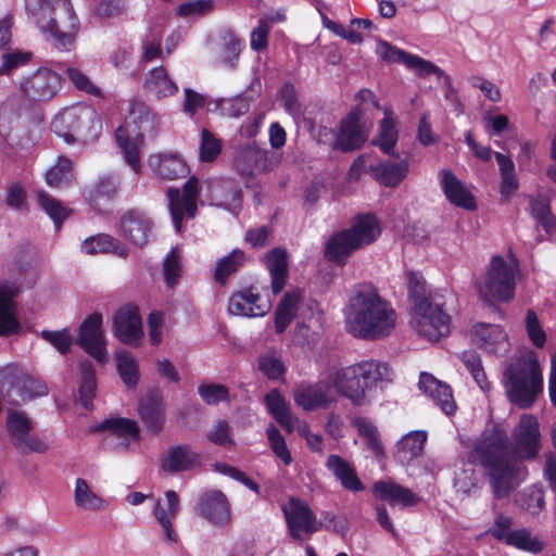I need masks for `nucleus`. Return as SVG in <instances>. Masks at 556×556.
Instances as JSON below:
<instances>
[{
    "mask_svg": "<svg viewBox=\"0 0 556 556\" xmlns=\"http://www.w3.org/2000/svg\"><path fill=\"white\" fill-rule=\"evenodd\" d=\"M511 442L502 424H494L483 430L469 451L468 463L481 467L488 477L494 498L509 497L514 490L513 480L517 475L516 460L534 459L541 448V433L536 419H520L513 431Z\"/></svg>",
    "mask_w": 556,
    "mask_h": 556,
    "instance_id": "1",
    "label": "nucleus"
},
{
    "mask_svg": "<svg viewBox=\"0 0 556 556\" xmlns=\"http://www.w3.org/2000/svg\"><path fill=\"white\" fill-rule=\"evenodd\" d=\"M345 329L354 338L376 341L395 328L396 312L371 283L353 287L345 307Z\"/></svg>",
    "mask_w": 556,
    "mask_h": 556,
    "instance_id": "2",
    "label": "nucleus"
},
{
    "mask_svg": "<svg viewBox=\"0 0 556 556\" xmlns=\"http://www.w3.org/2000/svg\"><path fill=\"white\" fill-rule=\"evenodd\" d=\"M393 371L386 363L365 361L345 367L337 374L336 387L354 405L369 404V393L374 387L391 382Z\"/></svg>",
    "mask_w": 556,
    "mask_h": 556,
    "instance_id": "3",
    "label": "nucleus"
},
{
    "mask_svg": "<svg viewBox=\"0 0 556 556\" xmlns=\"http://www.w3.org/2000/svg\"><path fill=\"white\" fill-rule=\"evenodd\" d=\"M518 270L515 260L507 262L501 255L492 256L485 271L475 280L479 299L489 306H493L495 302L511 301Z\"/></svg>",
    "mask_w": 556,
    "mask_h": 556,
    "instance_id": "4",
    "label": "nucleus"
},
{
    "mask_svg": "<svg viewBox=\"0 0 556 556\" xmlns=\"http://www.w3.org/2000/svg\"><path fill=\"white\" fill-rule=\"evenodd\" d=\"M509 401L520 408H529L542 391V372L536 359L520 357L504 372Z\"/></svg>",
    "mask_w": 556,
    "mask_h": 556,
    "instance_id": "5",
    "label": "nucleus"
},
{
    "mask_svg": "<svg viewBox=\"0 0 556 556\" xmlns=\"http://www.w3.org/2000/svg\"><path fill=\"white\" fill-rule=\"evenodd\" d=\"M0 391L2 405H8L7 417H25L24 412L15 409L22 403L48 394V387L28 375L17 374V368L7 366L0 370Z\"/></svg>",
    "mask_w": 556,
    "mask_h": 556,
    "instance_id": "6",
    "label": "nucleus"
},
{
    "mask_svg": "<svg viewBox=\"0 0 556 556\" xmlns=\"http://www.w3.org/2000/svg\"><path fill=\"white\" fill-rule=\"evenodd\" d=\"M101 127L98 113L89 105H75L60 112L51 123V129L68 143L86 142L97 137Z\"/></svg>",
    "mask_w": 556,
    "mask_h": 556,
    "instance_id": "7",
    "label": "nucleus"
},
{
    "mask_svg": "<svg viewBox=\"0 0 556 556\" xmlns=\"http://www.w3.org/2000/svg\"><path fill=\"white\" fill-rule=\"evenodd\" d=\"M513 525L514 520L510 516L500 513L495 516L493 525L485 531V534L505 543L507 546L526 553L536 555L544 551V542L532 535L528 528L511 529Z\"/></svg>",
    "mask_w": 556,
    "mask_h": 556,
    "instance_id": "8",
    "label": "nucleus"
},
{
    "mask_svg": "<svg viewBox=\"0 0 556 556\" xmlns=\"http://www.w3.org/2000/svg\"><path fill=\"white\" fill-rule=\"evenodd\" d=\"M409 324L420 337L430 342H437L450 332V316L435 301L412 309Z\"/></svg>",
    "mask_w": 556,
    "mask_h": 556,
    "instance_id": "9",
    "label": "nucleus"
},
{
    "mask_svg": "<svg viewBox=\"0 0 556 556\" xmlns=\"http://www.w3.org/2000/svg\"><path fill=\"white\" fill-rule=\"evenodd\" d=\"M290 535L294 540H301L303 534H313L320 529L307 503L299 497L291 496L282 506Z\"/></svg>",
    "mask_w": 556,
    "mask_h": 556,
    "instance_id": "10",
    "label": "nucleus"
},
{
    "mask_svg": "<svg viewBox=\"0 0 556 556\" xmlns=\"http://www.w3.org/2000/svg\"><path fill=\"white\" fill-rule=\"evenodd\" d=\"M194 509L214 527L224 528L231 521L229 500L220 490L203 491L198 497Z\"/></svg>",
    "mask_w": 556,
    "mask_h": 556,
    "instance_id": "11",
    "label": "nucleus"
},
{
    "mask_svg": "<svg viewBox=\"0 0 556 556\" xmlns=\"http://www.w3.org/2000/svg\"><path fill=\"white\" fill-rule=\"evenodd\" d=\"M77 344L99 363L108 362L106 340L100 313H93L83 321L78 331Z\"/></svg>",
    "mask_w": 556,
    "mask_h": 556,
    "instance_id": "12",
    "label": "nucleus"
},
{
    "mask_svg": "<svg viewBox=\"0 0 556 556\" xmlns=\"http://www.w3.org/2000/svg\"><path fill=\"white\" fill-rule=\"evenodd\" d=\"M198 195V180L194 177L189 178L181 190L173 188L167 190L169 211L177 231H180L185 216L194 217Z\"/></svg>",
    "mask_w": 556,
    "mask_h": 556,
    "instance_id": "13",
    "label": "nucleus"
},
{
    "mask_svg": "<svg viewBox=\"0 0 556 556\" xmlns=\"http://www.w3.org/2000/svg\"><path fill=\"white\" fill-rule=\"evenodd\" d=\"M62 86V77L56 72L40 67L22 83V91L30 101H49Z\"/></svg>",
    "mask_w": 556,
    "mask_h": 556,
    "instance_id": "14",
    "label": "nucleus"
},
{
    "mask_svg": "<svg viewBox=\"0 0 556 556\" xmlns=\"http://www.w3.org/2000/svg\"><path fill=\"white\" fill-rule=\"evenodd\" d=\"M5 428L10 441L22 454H45L48 451V443L33 432L35 424L31 419H7Z\"/></svg>",
    "mask_w": 556,
    "mask_h": 556,
    "instance_id": "15",
    "label": "nucleus"
},
{
    "mask_svg": "<svg viewBox=\"0 0 556 556\" xmlns=\"http://www.w3.org/2000/svg\"><path fill=\"white\" fill-rule=\"evenodd\" d=\"M377 53L387 62L404 64L407 68L413 70L419 76L434 74L441 77L444 75V72L434 63L421 59L418 55L409 54L383 40L378 42Z\"/></svg>",
    "mask_w": 556,
    "mask_h": 556,
    "instance_id": "16",
    "label": "nucleus"
},
{
    "mask_svg": "<svg viewBox=\"0 0 556 556\" xmlns=\"http://www.w3.org/2000/svg\"><path fill=\"white\" fill-rule=\"evenodd\" d=\"M63 5L68 21V25L64 27L65 29L60 27V23L56 18H50L48 23L40 26V29L47 35V39L55 49L60 51H71L75 46L79 22L73 12V8L66 2H64Z\"/></svg>",
    "mask_w": 556,
    "mask_h": 556,
    "instance_id": "17",
    "label": "nucleus"
},
{
    "mask_svg": "<svg viewBox=\"0 0 556 556\" xmlns=\"http://www.w3.org/2000/svg\"><path fill=\"white\" fill-rule=\"evenodd\" d=\"M113 332L124 344L138 346L143 337L142 324L138 311L134 307L118 309L113 318Z\"/></svg>",
    "mask_w": 556,
    "mask_h": 556,
    "instance_id": "18",
    "label": "nucleus"
},
{
    "mask_svg": "<svg viewBox=\"0 0 556 556\" xmlns=\"http://www.w3.org/2000/svg\"><path fill=\"white\" fill-rule=\"evenodd\" d=\"M20 293V287L15 282H0V336L8 337L17 333L21 329L16 318L14 299Z\"/></svg>",
    "mask_w": 556,
    "mask_h": 556,
    "instance_id": "19",
    "label": "nucleus"
},
{
    "mask_svg": "<svg viewBox=\"0 0 556 556\" xmlns=\"http://www.w3.org/2000/svg\"><path fill=\"white\" fill-rule=\"evenodd\" d=\"M119 228L124 238L137 247H143L149 241L153 223L143 212L129 210L121 217Z\"/></svg>",
    "mask_w": 556,
    "mask_h": 556,
    "instance_id": "20",
    "label": "nucleus"
},
{
    "mask_svg": "<svg viewBox=\"0 0 556 556\" xmlns=\"http://www.w3.org/2000/svg\"><path fill=\"white\" fill-rule=\"evenodd\" d=\"M200 463V454L188 444H177L168 447L160 459V468L166 473H177L191 470Z\"/></svg>",
    "mask_w": 556,
    "mask_h": 556,
    "instance_id": "21",
    "label": "nucleus"
},
{
    "mask_svg": "<svg viewBox=\"0 0 556 556\" xmlns=\"http://www.w3.org/2000/svg\"><path fill=\"white\" fill-rule=\"evenodd\" d=\"M418 387L424 393L432 397L445 415H454L456 413V402L448 384L438 380L431 374L421 372Z\"/></svg>",
    "mask_w": 556,
    "mask_h": 556,
    "instance_id": "22",
    "label": "nucleus"
},
{
    "mask_svg": "<svg viewBox=\"0 0 556 556\" xmlns=\"http://www.w3.org/2000/svg\"><path fill=\"white\" fill-rule=\"evenodd\" d=\"M372 493L391 506L399 505L402 508L415 506L420 501V497L410 489L393 481H376L372 485Z\"/></svg>",
    "mask_w": 556,
    "mask_h": 556,
    "instance_id": "23",
    "label": "nucleus"
},
{
    "mask_svg": "<svg viewBox=\"0 0 556 556\" xmlns=\"http://www.w3.org/2000/svg\"><path fill=\"white\" fill-rule=\"evenodd\" d=\"M269 309L270 303L262 301L252 288L235 293L228 305L229 313L247 317L264 316Z\"/></svg>",
    "mask_w": 556,
    "mask_h": 556,
    "instance_id": "24",
    "label": "nucleus"
},
{
    "mask_svg": "<svg viewBox=\"0 0 556 556\" xmlns=\"http://www.w3.org/2000/svg\"><path fill=\"white\" fill-rule=\"evenodd\" d=\"M148 165L163 180L185 178L189 167L177 153H157L149 156Z\"/></svg>",
    "mask_w": 556,
    "mask_h": 556,
    "instance_id": "25",
    "label": "nucleus"
},
{
    "mask_svg": "<svg viewBox=\"0 0 556 556\" xmlns=\"http://www.w3.org/2000/svg\"><path fill=\"white\" fill-rule=\"evenodd\" d=\"M361 114L358 111H352L342 122L337 135L334 148L341 151H352L358 149L367 139V135L362 128Z\"/></svg>",
    "mask_w": 556,
    "mask_h": 556,
    "instance_id": "26",
    "label": "nucleus"
},
{
    "mask_svg": "<svg viewBox=\"0 0 556 556\" xmlns=\"http://www.w3.org/2000/svg\"><path fill=\"white\" fill-rule=\"evenodd\" d=\"M268 152L255 146H245L236 151L232 165L242 176H251L255 170H268Z\"/></svg>",
    "mask_w": 556,
    "mask_h": 556,
    "instance_id": "27",
    "label": "nucleus"
},
{
    "mask_svg": "<svg viewBox=\"0 0 556 556\" xmlns=\"http://www.w3.org/2000/svg\"><path fill=\"white\" fill-rule=\"evenodd\" d=\"M294 401L306 412L325 408L332 401L331 390L323 384L301 383L294 390Z\"/></svg>",
    "mask_w": 556,
    "mask_h": 556,
    "instance_id": "28",
    "label": "nucleus"
},
{
    "mask_svg": "<svg viewBox=\"0 0 556 556\" xmlns=\"http://www.w3.org/2000/svg\"><path fill=\"white\" fill-rule=\"evenodd\" d=\"M472 342L484 351L497 354L507 345L506 333L498 325L477 324L472 328Z\"/></svg>",
    "mask_w": 556,
    "mask_h": 556,
    "instance_id": "29",
    "label": "nucleus"
},
{
    "mask_svg": "<svg viewBox=\"0 0 556 556\" xmlns=\"http://www.w3.org/2000/svg\"><path fill=\"white\" fill-rule=\"evenodd\" d=\"M441 185L452 204L469 211L476 208L473 195L451 170H441Z\"/></svg>",
    "mask_w": 556,
    "mask_h": 556,
    "instance_id": "30",
    "label": "nucleus"
},
{
    "mask_svg": "<svg viewBox=\"0 0 556 556\" xmlns=\"http://www.w3.org/2000/svg\"><path fill=\"white\" fill-rule=\"evenodd\" d=\"M366 172L379 184L386 187H395L406 177L408 164L405 160L399 162L386 161L377 165H369Z\"/></svg>",
    "mask_w": 556,
    "mask_h": 556,
    "instance_id": "31",
    "label": "nucleus"
},
{
    "mask_svg": "<svg viewBox=\"0 0 556 556\" xmlns=\"http://www.w3.org/2000/svg\"><path fill=\"white\" fill-rule=\"evenodd\" d=\"M324 315L320 311H312L311 315L303 320H299L294 328L293 342L296 345L304 346L314 344L323 332Z\"/></svg>",
    "mask_w": 556,
    "mask_h": 556,
    "instance_id": "32",
    "label": "nucleus"
},
{
    "mask_svg": "<svg viewBox=\"0 0 556 556\" xmlns=\"http://www.w3.org/2000/svg\"><path fill=\"white\" fill-rule=\"evenodd\" d=\"M165 498L167 502V507H162L160 502H157L155 505L154 515L163 528L165 540L173 544L177 542V535L173 527V520L178 513L179 498L178 494L173 490L165 492Z\"/></svg>",
    "mask_w": 556,
    "mask_h": 556,
    "instance_id": "33",
    "label": "nucleus"
},
{
    "mask_svg": "<svg viewBox=\"0 0 556 556\" xmlns=\"http://www.w3.org/2000/svg\"><path fill=\"white\" fill-rule=\"evenodd\" d=\"M348 231L353 238V242L362 249L376 241L380 236L381 229L376 217L367 214L356 216Z\"/></svg>",
    "mask_w": 556,
    "mask_h": 556,
    "instance_id": "34",
    "label": "nucleus"
},
{
    "mask_svg": "<svg viewBox=\"0 0 556 556\" xmlns=\"http://www.w3.org/2000/svg\"><path fill=\"white\" fill-rule=\"evenodd\" d=\"M326 465L345 490L351 492H361L365 489L363 482L357 477L355 469L341 456L329 455Z\"/></svg>",
    "mask_w": 556,
    "mask_h": 556,
    "instance_id": "35",
    "label": "nucleus"
},
{
    "mask_svg": "<svg viewBox=\"0 0 556 556\" xmlns=\"http://www.w3.org/2000/svg\"><path fill=\"white\" fill-rule=\"evenodd\" d=\"M212 199L216 205L238 212L241 207L242 193L232 180H217L211 185Z\"/></svg>",
    "mask_w": 556,
    "mask_h": 556,
    "instance_id": "36",
    "label": "nucleus"
},
{
    "mask_svg": "<svg viewBox=\"0 0 556 556\" xmlns=\"http://www.w3.org/2000/svg\"><path fill=\"white\" fill-rule=\"evenodd\" d=\"M144 90L157 99L174 96L178 91L177 85L170 79L162 66L149 71L143 83Z\"/></svg>",
    "mask_w": 556,
    "mask_h": 556,
    "instance_id": "37",
    "label": "nucleus"
},
{
    "mask_svg": "<svg viewBox=\"0 0 556 556\" xmlns=\"http://www.w3.org/2000/svg\"><path fill=\"white\" fill-rule=\"evenodd\" d=\"M266 265L271 277V289L274 294L281 292L288 277L287 253L280 248L270 250L266 256Z\"/></svg>",
    "mask_w": 556,
    "mask_h": 556,
    "instance_id": "38",
    "label": "nucleus"
},
{
    "mask_svg": "<svg viewBox=\"0 0 556 556\" xmlns=\"http://www.w3.org/2000/svg\"><path fill=\"white\" fill-rule=\"evenodd\" d=\"M115 138L118 147L124 153L126 163L136 172L141 168L139 151L142 144V136L132 138L129 134L128 126H119L115 131Z\"/></svg>",
    "mask_w": 556,
    "mask_h": 556,
    "instance_id": "39",
    "label": "nucleus"
},
{
    "mask_svg": "<svg viewBox=\"0 0 556 556\" xmlns=\"http://www.w3.org/2000/svg\"><path fill=\"white\" fill-rule=\"evenodd\" d=\"M427 433L425 431H412L404 435L396 445V458L402 465L409 464L424 452Z\"/></svg>",
    "mask_w": 556,
    "mask_h": 556,
    "instance_id": "40",
    "label": "nucleus"
},
{
    "mask_svg": "<svg viewBox=\"0 0 556 556\" xmlns=\"http://www.w3.org/2000/svg\"><path fill=\"white\" fill-rule=\"evenodd\" d=\"M100 431H109L110 434L117 438L140 440V429L135 419H104L101 424L89 428V432L92 433Z\"/></svg>",
    "mask_w": 556,
    "mask_h": 556,
    "instance_id": "41",
    "label": "nucleus"
},
{
    "mask_svg": "<svg viewBox=\"0 0 556 556\" xmlns=\"http://www.w3.org/2000/svg\"><path fill=\"white\" fill-rule=\"evenodd\" d=\"M87 254L114 253L121 257L128 255L127 248L111 235L100 233L86 239L81 245Z\"/></svg>",
    "mask_w": 556,
    "mask_h": 556,
    "instance_id": "42",
    "label": "nucleus"
},
{
    "mask_svg": "<svg viewBox=\"0 0 556 556\" xmlns=\"http://www.w3.org/2000/svg\"><path fill=\"white\" fill-rule=\"evenodd\" d=\"M353 241L348 229L337 232L326 245V257L331 262L343 263L352 252L359 249Z\"/></svg>",
    "mask_w": 556,
    "mask_h": 556,
    "instance_id": "43",
    "label": "nucleus"
},
{
    "mask_svg": "<svg viewBox=\"0 0 556 556\" xmlns=\"http://www.w3.org/2000/svg\"><path fill=\"white\" fill-rule=\"evenodd\" d=\"M399 131L395 128V119L392 116V112L387 110L380 123L379 132L372 139L371 143L378 147L383 153L393 155Z\"/></svg>",
    "mask_w": 556,
    "mask_h": 556,
    "instance_id": "44",
    "label": "nucleus"
},
{
    "mask_svg": "<svg viewBox=\"0 0 556 556\" xmlns=\"http://www.w3.org/2000/svg\"><path fill=\"white\" fill-rule=\"evenodd\" d=\"M299 300L300 293L298 291L283 294L275 313V330L277 333H282L292 321Z\"/></svg>",
    "mask_w": 556,
    "mask_h": 556,
    "instance_id": "45",
    "label": "nucleus"
},
{
    "mask_svg": "<svg viewBox=\"0 0 556 556\" xmlns=\"http://www.w3.org/2000/svg\"><path fill=\"white\" fill-rule=\"evenodd\" d=\"M407 285L412 309H415L418 305L422 306L429 304V302H434L431 291L420 274L414 271L407 273Z\"/></svg>",
    "mask_w": 556,
    "mask_h": 556,
    "instance_id": "46",
    "label": "nucleus"
},
{
    "mask_svg": "<svg viewBox=\"0 0 556 556\" xmlns=\"http://www.w3.org/2000/svg\"><path fill=\"white\" fill-rule=\"evenodd\" d=\"M353 426L357 428L359 435L365 439L368 450L377 458L384 456V447L380 441L379 431L370 419H352Z\"/></svg>",
    "mask_w": 556,
    "mask_h": 556,
    "instance_id": "47",
    "label": "nucleus"
},
{
    "mask_svg": "<svg viewBox=\"0 0 556 556\" xmlns=\"http://www.w3.org/2000/svg\"><path fill=\"white\" fill-rule=\"evenodd\" d=\"M74 501L76 506L88 510H100L104 506V501L91 491L88 482L83 478H77L75 481Z\"/></svg>",
    "mask_w": 556,
    "mask_h": 556,
    "instance_id": "48",
    "label": "nucleus"
},
{
    "mask_svg": "<svg viewBox=\"0 0 556 556\" xmlns=\"http://www.w3.org/2000/svg\"><path fill=\"white\" fill-rule=\"evenodd\" d=\"M116 366L123 382L135 388L139 381V367L136 359L126 351H118L115 354Z\"/></svg>",
    "mask_w": 556,
    "mask_h": 556,
    "instance_id": "49",
    "label": "nucleus"
},
{
    "mask_svg": "<svg viewBox=\"0 0 556 556\" xmlns=\"http://www.w3.org/2000/svg\"><path fill=\"white\" fill-rule=\"evenodd\" d=\"M80 386H79V401L86 409H91V399L96 392V378L93 365L89 361H84L80 364Z\"/></svg>",
    "mask_w": 556,
    "mask_h": 556,
    "instance_id": "50",
    "label": "nucleus"
},
{
    "mask_svg": "<svg viewBox=\"0 0 556 556\" xmlns=\"http://www.w3.org/2000/svg\"><path fill=\"white\" fill-rule=\"evenodd\" d=\"M266 437L274 455L279 458L285 466H290L293 462V457L288 448L285 437L274 424H269L266 428Z\"/></svg>",
    "mask_w": 556,
    "mask_h": 556,
    "instance_id": "51",
    "label": "nucleus"
},
{
    "mask_svg": "<svg viewBox=\"0 0 556 556\" xmlns=\"http://www.w3.org/2000/svg\"><path fill=\"white\" fill-rule=\"evenodd\" d=\"M74 178L72 161L60 156L56 164L46 173V181L51 187H62L70 184Z\"/></svg>",
    "mask_w": 556,
    "mask_h": 556,
    "instance_id": "52",
    "label": "nucleus"
},
{
    "mask_svg": "<svg viewBox=\"0 0 556 556\" xmlns=\"http://www.w3.org/2000/svg\"><path fill=\"white\" fill-rule=\"evenodd\" d=\"M244 262V254L241 251L235 250L229 255L220 258L216 264L215 280L224 285L227 278L235 274Z\"/></svg>",
    "mask_w": 556,
    "mask_h": 556,
    "instance_id": "53",
    "label": "nucleus"
},
{
    "mask_svg": "<svg viewBox=\"0 0 556 556\" xmlns=\"http://www.w3.org/2000/svg\"><path fill=\"white\" fill-rule=\"evenodd\" d=\"M258 369L269 380H285L286 366L281 358L274 353H265L258 357Z\"/></svg>",
    "mask_w": 556,
    "mask_h": 556,
    "instance_id": "54",
    "label": "nucleus"
},
{
    "mask_svg": "<svg viewBox=\"0 0 556 556\" xmlns=\"http://www.w3.org/2000/svg\"><path fill=\"white\" fill-rule=\"evenodd\" d=\"M165 413L163 394L159 389L148 391L139 403L140 417H159Z\"/></svg>",
    "mask_w": 556,
    "mask_h": 556,
    "instance_id": "55",
    "label": "nucleus"
},
{
    "mask_svg": "<svg viewBox=\"0 0 556 556\" xmlns=\"http://www.w3.org/2000/svg\"><path fill=\"white\" fill-rule=\"evenodd\" d=\"M460 359L465 364L466 368L470 371L480 389L483 391H489L490 383L486 380L479 354L475 351H465L462 353Z\"/></svg>",
    "mask_w": 556,
    "mask_h": 556,
    "instance_id": "56",
    "label": "nucleus"
},
{
    "mask_svg": "<svg viewBox=\"0 0 556 556\" xmlns=\"http://www.w3.org/2000/svg\"><path fill=\"white\" fill-rule=\"evenodd\" d=\"M181 254L178 248H174L163 262V273L167 287L174 288L181 276Z\"/></svg>",
    "mask_w": 556,
    "mask_h": 556,
    "instance_id": "57",
    "label": "nucleus"
},
{
    "mask_svg": "<svg viewBox=\"0 0 556 556\" xmlns=\"http://www.w3.org/2000/svg\"><path fill=\"white\" fill-rule=\"evenodd\" d=\"M37 198L40 206L49 214L55 226L59 228L62 222L70 215L71 211L45 191H39L37 193Z\"/></svg>",
    "mask_w": 556,
    "mask_h": 556,
    "instance_id": "58",
    "label": "nucleus"
},
{
    "mask_svg": "<svg viewBox=\"0 0 556 556\" xmlns=\"http://www.w3.org/2000/svg\"><path fill=\"white\" fill-rule=\"evenodd\" d=\"M198 393L207 405H217L229 401V389L220 383H202L198 387Z\"/></svg>",
    "mask_w": 556,
    "mask_h": 556,
    "instance_id": "59",
    "label": "nucleus"
},
{
    "mask_svg": "<svg viewBox=\"0 0 556 556\" xmlns=\"http://www.w3.org/2000/svg\"><path fill=\"white\" fill-rule=\"evenodd\" d=\"M530 210L532 216L536 219L546 232L554 229V218L551 214L548 201L545 198L530 200Z\"/></svg>",
    "mask_w": 556,
    "mask_h": 556,
    "instance_id": "60",
    "label": "nucleus"
},
{
    "mask_svg": "<svg viewBox=\"0 0 556 556\" xmlns=\"http://www.w3.org/2000/svg\"><path fill=\"white\" fill-rule=\"evenodd\" d=\"M222 152V141L207 129L201 132L200 160L213 162Z\"/></svg>",
    "mask_w": 556,
    "mask_h": 556,
    "instance_id": "61",
    "label": "nucleus"
},
{
    "mask_svg": "<svg viewBox=\"0 0 556 556\" xmlns=\"http://www.w3.org/2000/svg\"><path fill=\"white\" fill-rule=\"evenodd\" d=\"M279 99L285 111L293 118H298L302 115V105L298 99L295 87L292 84H283L279 90Z\"/></svg>",
    "mask_w": 556,
    "mask_h": 556,
    "instance_id": "62",
    "label": "nucleus"
},
{
    "mask_svg": "<svg viewBox=\"0 0 556 556\" xmlns=\"http://www.w3.org/2000/svg\"><path fill=\"white\" fill-rule=\"evenodd\" d=\"M65 74L67 75L70 81L74 85V87L80 91H84L88 94L94 97H102V92L100 88H98L90 78L83 73L77 67L68 66L65 70Z\"/></svg>",
    "mask_w": 556,
    "mask_h": 556,
    "instance_id": "63",
    "label": "nucleus"
},
{
    "mask_svg": "<svg viewBox=\"0 0 556 556\" xmlns=\"http://www.w3.org/2000/svg\"><path fill=\"white\" fill-rule=\"evenodd\" d=\"M25 8L29 15H31L39 27L48 23L52 16V0H25Z\"/></svg>",
    "mask_w": 556,
    "mask_h": 556,
    "instance_id": "64",
    "label": "nucleus"
}]
</instances>
